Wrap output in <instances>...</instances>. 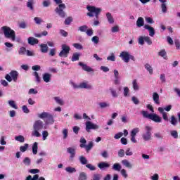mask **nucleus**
Wrapping results in <instances>:
<instances>
[{"label": "nucleus", "mask_w": 180, "mask_h": 180, "mask_svg": "<svg viewBox=\"0 0 180 180\" xmlns=\"http://www.w3.org/2000/svg\"><path fill=\"white\" fill-rule=\"evenodd\" d=\"M65 8H67L65 6V4H59L55 9V12L56 13H57V15H58V16H60V18H65L67 16V13H65V11H64V9H65Z\"/></svg>", "instance_id": "nucleus-8"}, {"label": "nucleus", "mask_w": 180, "mask_h": 180, "mask_svg": "<svg viewBox=\"0 0 180 180\" xmlns=\"http://www.w3.org/2000/svg\"><path fill=\"white\" fill-rule=\"evenodd\" d=\"M145 68L146 70H147V71H148L150 75H153V67L150 64L148 63L145 64Z\"/></svg>", "instance_id": "nucleus-34"}, {"label": "nucleus", "mask_w": 180, "mask_h": 180, "mask_svg": "<svg viewBox=\"0 0 180 180\" xmlns=\"http://www.w3.org/2000/svg\"><path fill=\"white\" fill-rule=\"evenodd\" d=\"M143 27L149 32V36H150V37H154V35L155 34V30H154V27L148 25H145Z\"/></svg>", "instance_id": "nucleus-13"}, {"label": "nucleus", "mask_w": 180, "mask_h": 180, "mask_svg": "<svg viewBox=\"0 0 180 180\" xmlns=\"http://www.w3.org/2000/svg\"><path fill=\"white\" fill-rule=\"evenodd\" d=\"M170 134L173 139H178V131L176 130L171 131Z\"/></svg>", "instance_id": "nucleus-51"}, {"label": "nucleus", "mask_w": 180, "mask_h": 180, "mask_svg": "<svg viewBox=\"0 0 180 180\" xmlns=\"http://www.w3.org/2000/svg\"><path fill=\"white\" fill-rule=\"evenodd\" d=\"M161 9H162V12L163 13H166L167 9V4L165 3H162L161 4Z\"/></svg>", "instance_id": "nucleus-58"}, {"label": "nucleus", "mask_w": 180, "mask_h": 180, "mask_svg": "<svg viewBox=\"0 0 180 180\" xmlns=\"http://www.w3.org/2000/svg\"><path fill=\"white\" fill-rule=\"evenodd\" d=\"M114 78L115 85H119V84H120V77L119 76V71H117V70H114Z\"/></svg>", "instance_id": "nucleus-16"}, {"label": "nucleus", "mask_w": 180, "mask_h": 180, "mask_svg": "<svg viewBox=\"0 0 180 180\" xmlns=\"http://www.w3.org/2000/svg\"><path fill=\"white\" fill-rule=\"evenodd\" d=\"M91 41L94 43V44H98L99 43V37L98 36H94L91 38Z\"/></svg>", "instance_id": "nucleus-59"}, {"label": "nucleus", "mask_w": 180, "mask_h": 180, "mask_svg": "<svg viewBox=\"0 0 180 180\" xmlns=\"http://www.w3.org/2000/svg\"><path fill=\"white\" fill-rule=\"evenodd\" d=\"M108 61H116V56L114 53H111L109 56L107 57Z\"/></svg>", "instance_id": "nucleus-39"}, {"label": "nucleus", "mask_w": 180, "mask_h": 180, "mask_svg": "<svg viewBox=\"0 0 180 180\" xmlns=\"http://www.w3.org/2000/svg\"><path fill=\"white\" fill-rule=\"evenodd\" d=\"M54 117H53V115L51 114H50L49 116H48L47 118L44 120L46 124H54Z\"/></svg>", "instance_id": "nucleus-19"}, {"label": "nucleus", "mask_w": 180, "mask_h": 180, "mask_svg": "<svg viewBox=\"0 0 180 180\" xmlns=\"http://www.w3.org/2000/svg\"><path fill=\"white\" fill-rule=\"evenodd\" d=\"M85 126H86V131H87V133H90L91 130H96L99 129V126L98 124H94L90 121L86 122Z\"/></svg>", "instance_id": "nucleus-11"}, {"label": "nucleus", "mask_w": 180, "mask_h": 180, "mask_svg": "<svg viewBox=\"0 0 180 180\" xmlns=\"http://www.w3.org/2000/svg\"><path fill=\"white\" fill-rule=\"evenodd\" d=\"M153 130V127L150 126L145 127V133L143 134L142 137L145 141H148L151 140V131Z\"/></svg>", "instance_id": "nucleus-10"}, {"label": "nucleus", "mask_w": 180, "mask_h": 180, "mask_svg": "<svg viewBox=\"0 0 180 180\" xmlns=\"http://www.w3.org/2000/svg\"><path fill=\"white\" fill-rule=\"evenodd\" d=\"M1 32L4 33L5 39H8L11 41H17V43H22V39L20 37L16 38V32L12 30L11 27L3 26L1 27Z\"/></svg>", "instance_id": "nucleus-1"}, {"label": "nucleus", "mask_w": 180, "mask_h": 180, "mask_svg": "<svg viewBox=\"0 0 180 180\" xmlns=\"http://www.w3.org/2000/svg\"><path fill=\"white\" fill-rule=\"evenodd\" d=\"M44 127V123L43 122V121L40 120L35 121L33 124V131L32 132V136H33V137H40L41 134L39 131L43 130Z\"/></svg>", "instance_id": "nucleus-2"}, {"label": "nucleus", "mask_w": 180, "mask_h": 180, "mask_svg": "<svg viewBox=\"0 0 180 180\" xmlns=\"http://www.w3.org/2000/svg\"><path fill=\"white\" fill-rule=\"evenodd\" d=\"M30 158H29L28 157L25 158V159L23 160V163L25 164V165L29 166L30 165Z\"/></svg>", "instance_id": "nucleus-57"}, {"label": "nucleus", "mask_w": 180, "mask_h": 180, "mask_svg": "<svg viewBox=\"0 0 180 180\" xmlns=\"http://www.w3.org/2000/svg\"><path fill=\"white\" fill-rule=\"evenodd\" d=\"M79 143H81L79 147L81 148H85L86 153H89V151H91L94 147V142L90 141L89 142L88 145H86V139H85L84 137H81Z\"/></svg>", "instance_id": "nucleus-5"}, {"label": "nucleus", "mask_w": 180, "mask_h": 180, "mask_svg": "<svg viewBox=\"0 0 180 180\" xmlns=\"http://www.w3.org/2000/svg\"><path fill=\"white\" fill-rule=\"evenodd\" d=\"M18 26L20 29H26V27H27V24L26 23V22L22 21L19 23Z\"/></svg>", "instance_id": "nucleus-55"}, {"label": "nucleus", "mask_w": 180, "mask_h": 180, "mask_svg": "<svg viewBox=\"0 0 180 180\" xmlns=\"http://www.w3.org/2000/svg\"><path fill=\"white\" fill-rule=\"evenodd\" d=\"M67 153L70 155V158L72 160V158H75V154H76L75 148H73V147L68 148Z\"/></svg>", "instance_id": "nucleus-17"}, {"label": "nucleus", "mask_w": 180, "mask_h": 180, "mask_svg": "<svg viewBox=\"0 0 180 180\" xmlns=\"http://www.w3.org/2000/svg\"><path fill=\"white\" fill-rule=\"evenodd\" d=\"M32 75H34V77H35L36 82L39 83L40 81H41V79H40V76H39V73L37 72H34L32 73Z\"/></svg>", "instance_id": "nucleus-48"}, {"label": "nucleus", "mask_w": 180, "mask_h": 180, "mask_svg": "<svg viewBox=\"0 0 180 180\" xmlns=\"http://www.w3.org/2000/svg\"><path fill=\"white\" fill-rule=\"evenodd\" d=\"M72 22V17H68L65 20V25H70Z\"/></svg>", "instance_id": "nucleus-63"}, {"label": "nucleus", "mask_w": 180, "mask_h": 180, "mask_svg": "<svg viewBox=\"0 0 180 180\" xmlns=\"http://www.w3.org/2000/svg\"><path fill=\"white\" fill-rule=\"evenodd\" d=\"M81 56V54H79V53H73L72 56V61H78L79 60V56Z\"/></svg>", "instance_id": "nucleus-38"}, {"label": "nucleus", "mask_w": 180, "mask_h": 180, "mask_svg": "<svg viewBox=\"0 0 180 180\" xmlns=\"http://www.w3.org/2000/svg\"><path fill=\"white\" fill-rule=\"evenodd\" d=\"M98 105L101 109L109 108L110 106V103H109V102H101Z\"/></svg>", "instance_id": "nucleus-35"}, {"label": "nucleus", "mask_w": 180, "mask_h": 180, "mask_svg": "<svg viewBox=\"0 0 180 180\" xmlns=\"http://www.w3.org/2000/svg\"><path fill=\"white\" fill-rule=\"evenodd\" d=\"M106 18L110 24L115 23V19H113V16H112V14L110 13H106Z\"/></svg>", "instance_id": "nucleus-31"}, {"label": "nucleus", "mask_w": 180, "mask_h": 180, "mask_svg": "<svg viewBox=\"0 0 180 180\" xmlns=\"http://www.w3.org/2000/svg\"><path fill=\"white\" fill-rule=\"evenodd\" d=\"M87 11H89V13H87V16L89 18H94L95 16L96 19L99 18V13L102 12V9L99 8H96L95 6H88L86 7Z\"/></svg>", "instance_id": "nucleus-3"}, {"label": "nucleus", "mask_w": 180, "mask_h": 180, "mask_svg": "<svg viewBox=\"0 0 180 180\" xmlns=\"http://www.w3.org/2000/svg\"><path fill=\"white\" fill-rule=\"evenodd\" d=\"M49 115L50 113L47 112H43L41 113L38 114L37 116L39 119H46L47 117H49Z\"/></svg>", "instance_id": "nucleus-27"}, {"label": "nucleus", "mask_w": 180, "mask_h": 180, "mask_svg": "<svg viewBox=\"0 0 180 180\" xmlns=\"http://www.w3.org/2000/svg\"><path fill=\"white\" fill-rule=\"evenodd\" d=\"M47 137H49V131H42V140H47Z\"/></svg>", "instance_id": "nucleus-60"}, {"label": "nucleus", "mask_w": 180, "mask_h": 180, "mask_svg": "<svg viewBox=\"0 0 180 180\" xmlns=\"http://www.w3.org/2000/svg\"><path fill=\"white\" fill-rule=\"evenodd\" d=\"M141 114L143 115V117L150 119V120H153V122H155V123H161L162 120L161 117L157 115V114H150L148 112L144 110L141 112Z\"/></svg>", "instance_id": "nucleus-4"}, {"label": "nucleus", "mask_w": 180, "mask_h": 180, "mask_svg": "<svg viewBox=\"0 0 180 180\" xmlns=\"http://www.w3.org/2000/svg\"><path fill=\"white\" fill-rule=\"evenodd\" d=\"M136 26L137 27H142V26H144V18H143V17L138 18L136 20Z\"/></svg>", "instance_id": "nucleus-24"}, {"label": "nucleus", "mask_w": 180, "mask_h": 180, "mask_svg": "<svg viewBox=\"0 0 180 180\" xmlns=\"http://www.w3.org/2000/svg\"><path fill=\"white\" fill-rule=\"evenodd\" d=\"M0 144L1 146H6V142L5 141V136H1L0 138Z\"/></svg>", "instance_id": "nucleus-62"}, {"label": "nucleus", "mask_w": 180, "mask_h": 180, "mask_svg": "<svg viewBox=\"0 0 180 180\" xmlns=\"http://www.w3.org/2000/svg\"><path fill=\"white\" fill-rule=\"evenodd\" d=\"M27 6L30 9V11H33L34 7H33V0H28L27 2Z\"/></svg>", "instance_id": "nucleus-47"}, {"label": "nucleus", "mask_w": 180, "mask_h": 180, "mask_svg": "<svg viewBox=\"0 0 180 180\" xmlns=\"http://www.w3.org/2000/svg\"><path fill=\"white\" fill-rule=\"evenodd\" d=\"M138 41H139V44H141V46H143L144 41H146L147 44H148V46H151V44H153V41H151V38H150V37L148 36L139 37Z\"/></svg>", "instance_id": "nucleus-12"}, {"label": "nucleus", "mask_w": 180, "mask_h": 180, "mask_svg": "<svg viewBox=\"0 0 180 180\" xmlns=\"http://www.w3.org/2000/svg\"><path fill=\"white\" fill-rule=\"evenodd\" d=\"M174 44L176 46V50H180V41L179 39L174 40Z\"/></svg>", "instance_id": "nucleus-64"}, {"label": "nucleus", "mask_w": 180, "mask_h": 180, "mask_svg": "<svg viewBox=\"0 0 180 180\" xmlns=\"http://www.w3.org/2000/svg\"><path fill=\"white\" fill-rule=\"evenodd\" d=\"M15 141H19V143H25V136L22 135L15 136Z\"/></svg>", "instance_id": "nucleus-36"}, {"label": "nucleus", "mask_w": 180, "mask_h": 180, "mask_svg": "<svg viewBox=\"0 0 180 180\" xmlns=\"http://www.w3.org/2000/svg\"><path fill=\"white\" fill-rule=\"evenodd\" d=\"M120 173L122 176H123L124 178V179L129 178V174H127V171L124 169H122L120 170Z\"/></svg>", "instance_id": "nucleus-42"}, {"label": "nucleus", "mask_w": 180, "mask_h": 180, "mask_svg": "<svg viewBox=\"0 0 180 180\" xmlns=\"http://www.w3.org/2000/svg\"><path fill=\"white\" fill-rule=\"evenodd\" d=\"M54 100L58 105H64V101L60 97H54Z\"/></svg>", "instance_id": "nucleus-52"}, {"label": "nucleus", "mask_w": 180, "mask_h": 180, "mask_svg": "<svg viewBox=\"0 0 180 180\" xmlns=\"http://www.w3.org/2000/svg\"><path fill=\"white\" fill-rule=\"evenodd\" d=\"M41 47V53H47L49 51V46L46 44H41L40 45Z\"/></svg>", "instance_id": "nucleus-30"}, {"label": "nucleus", "mask_w": 180, "mask_h": 180, "mask_svg": "<svg viewBox=\"0 0 180 180\" xmlns=\"http://www.w3.org/2000/svg\"><path fill=\"white\" fill-rule=\"evenodd\" d=\"M79 161L82 165H86L88 164V160L84 155L79 157Z\"/></svg>", "instance_id": "nucleus-25"}, {"label": "nucleus", "mask_w": 180, "mask_h": 180, "mask_svg": "<svg viewBox=\"0 0 180 180\" xmlns=\"http://www.w3.org/2000/svg\"><path fill=\"white\" fill-rule=\"evenodd\" d=\"M37 150H39V146L37 142L34 143L32 145V153L34 155H36L37 154Z\"/></svg>", "instance_id": "nucleus-33"}, {"label": "nucleus", "mask_w": 180, "mask_h": 180, "mask_svg": "<svg viewBox=\"0 0 180 180\" xmlns=\"http://www.w3.org/2000/svg\"><path fill=\"white\" fill-rule=\"evenodd\" d=\"M158 56L162 57L165 60H167V58H168V56H167V51H165V49L160 50L158 52Z\"/></svg>", "instance_id": "nucleus-29"}, {"label": "nucleus", "mask_w": 180, "mask_h": 180, "mask_svg": "<svg viewBox=\"0 0 180 180\" xmlns=\"http://www.w3.org/2000/svg\"><path fill=\"white\" fill-rule=\"evenodd\" d=\"M78 30L79 32H86V30H88V26H86V25L80 26L78 27Z\"/></svg>", "instance_id": "nucleus-54"}, {"label": "nucleus", "mask_w": 180, "mask_h": 180, "mask_svg": "<svg viewBox=\"0 0 180 180\" xmlns=\"http://www.w3.org/2000/svg\"><path fill=\"white\" fill-rule=\"evenodd\" d=\"M86 167L90 169V171H96V167L92 165V164L86 165Z\"/></svg>", "instance_id": "nucleus-56"}, {"label": "nucleus", "mask_w": 180, "mask_h": 180, "mask_svg": "<svg viewBox=\"0 0 180 180\" xmlns=\"http://www.w3.org/2000/svg\"><path fill=\"white\" fill-rule=\"evenodd\" d=\"M98 167L101 171H103V169H106L110 167V165L106 162H101L98 163Z\"/></svg>", "instance_id": "nucleus-18"}, {"label": "nucleus", "mask_w": 180, "mask_h": 180, "mask_svg": "<svg viewBox=\"0 0 180 180\" xmlns=\"http://www.w3.org/2000/svg\"><path fill=\"white\" fill-rule=\"evenodd\" d=\"M73 47H75V49H77V50H82V49H84V46H82V45L79 43L73 44Z\"/></svg>", "instance_id": "nucleus-53"}, {"label": "nucleus", "mask_w": 180, "mask_h": 180, "mask_svg": "<svg viewBox=\"0 0 180 180\" xmlns=\"http://www.w3.org/2000/svg\"><path fill=\"white\" fill-rule=\"evenodd\" d=\"M42 79L44 82L49 83L50 82V81H51V75H50L49 73H44L42 75Z\"/></svg>", "instance_id": "nucleus-22"}, {"label": "nucleus", "mask_w": 180, "mask_h": 180, "mask_svg": "<svg viewBox=\"0 0 180 180\" xmlns=\"http://www.w3.org/2000/svg\"><path fill=\"white\" fill-rule=\"evenodd\" d=\"M63 134V140H65L67 137H68V129H64L62 131Z\"/></svg>", "instance_id": "nucleus-61"}, {"label": "nucleus", "mask_w": 180, "mask_h": 180, "mask_svg": "<svg viewBox=\"0 0 180 180\" xmlns=\"http://www.w3.org/2000/svg\"><path fill=\"white\" fill-rule=\"evenodd\" d=\"M153 99L156 105H160V95L156 92L153 93Z\"/></svg>", "instance_id": "nucleus-26"}, {"label": "nucleus", "mask_w": 180, "mask_h": 180, "mask_svg": "<svg viewBox=\"0 0 180 180\" xmlns=\"http://www.w3.org/2000/svg\"><path fill=\"white\" fill-rule=\"evenodd\" d=\"M170 123L171 124H172V126H176V124H178V120H176V118L175 117V116L172 115L171 117Z\"/></svg>", "instance_id": "nucleus-44"}, {"label": "nucleus", "mask_w": 180, "mask_h": 180, "mask_svg": "<svg viewBox=\"0 0 180 180\" xmlns=\"http://www.w3.org/2000/svg\"><path fill=\"white\" fill-rule=\"evenodd\" d=\"M139 131H140L139 128H134L131 131L130 136H136L137 133H139Z\"/></svg>", "instance_id": "nucleus-45"}, {"label": "nucleus", "mask_w": 180, "mask_h": 180, "mask_svg": "<svg viewBox=\"0 0 180 180\" xmlns=\"http://www.w3.org/2000/svg\"><path fill=\"white\" fill-rule=\"evenodd\" d=\"M61 51L59 53V57H63L64 58H67L68 57V54H70V51H71V48L70 46L63 44L61 45Z\"/></svg>", "instance_id": "nucleus-7"}, {"label": "nucleus", "mask_w": 180, "mask_h": 180, "mask_svg": "<svg viewBox=\"0 0 180 180\" xmlns=\"http://www.w3.org/2000/svg\"><path fill=\"white\" fill-rule=\"evenodd\" d=\"M79 65L82 68L84 71H86V72H94L92 68L87 66L86 64H84L82 62H79Z\"/></svg>", "instance_id": "nucleus-15"}, {"label": "nucleus", "mask_w": 180, "mask_h": 180, "mask_svg": "<svg viewBox=\"0 0 180 180\" xmlns=\"http://www.w3.org/2000/svg\"><path fill=\"white\" fill-rule=\"evenodd\" d=\"M18 75H19V73H18V71L12 70L10 72L9 74L6 75L5 79L8 82H12V79L13 81H14V82H16V81H18Z\"/></svg>", "instance_id": "nucleus-9"}, {"label": "nucleus", "mask_w": 180, "mask_h": 180, "mask_svg": "<svg viewBox=\"0 0 180 180\" xmlns=\"http://www.w3.org/2000/svg\"><path fill=\"white\" fill-rule=\"evenodd\" d=\"M79 89H92V86L88 82H83L79 84Z\"/></svg>", "instance_id": "nucleus-14"}, {"label": "nucleus", "mask_w": 180, "mask_h": 180, "mask_svg": "<svg viewBox=\"0 0 180 180\" xmlns=\"http://www.w3.org/2000/svg\"><path fill=\"white\" fill-rule=\"evenodd\" d=\"M101 179H102V174H93L91 180H101Z\"/></svg>", "instance_id": "nucleus-43"}, {"label": "nucleus", "mask_w": 180, "mask_h": 180, "mask_svg": "<svg viewBox=\"0 0 180 180\" xmlns=\"http://www.w3.org/2000/svg\"><path fill=\"white\" fill-rule=\"evenodd\" d=\"M26 48L22 46L20 48L18 51V54H20V56H25V54H26Z\"/></svg>", "instance_id": "nucleus-46"}, {"label": "nucleus", "mask_w": 180, "mask_h": 180, "mask_svg": "<svg viewBox=\"0 0 180 180\" xmlns=\"http://www.w3.org/2000/svg\"><path fill=\"white\" fill-rule=\"evenodd\" d=\"M37 179H39V174L34 175L33 178H32V176L29 175L25 179V180H37Z\"/></svg>", "instance_id": "nucleus-50"}, {"label": "nucleus", "mask_w": 180, "mask_h": 180, "mask_svg": "<svg viewBox=\"0 0 180 180\" xmlns=\"http://www.w3.org/2000/svg\"><path fill=\"white\" fill-rule=\"evenodd\" d=\"M112 169H113V171L117 172L122 171V165L119 163H115L112 165Z\"/></svg>", "instance_id": "nucleus-28"}, {"label": "nucleus", "mask_w": 180, "mask_h": 180, "mask_svg": "<svg viewBox=\"0 0 180 180\" xmlns=\"http://www.w3.org/2000/svg\"><path fill=\"white\" fill-rule=\"evenodd\" d=\"M121 164L126 168H129V169H131L133 168V165L129 162V160L124 159L121 161Z\"/></svg>", "instance_id": "nucleus-21"}, {"label": "nucleus", "mask_w": 180, "mask_h": 180, "mask_svg": "<svg viewBox=\"0 0 180 180\" xmlns=\"http://www.w3.org/2000/svg\"><path fill=\"white\" fill-rule=\"evenodd\" d=\"M158 111L160 112V113H161V115H162V117L163 119L167 122L168 121V115L167 114V112L165 111H164V108L159 107L158 108Z\"/></svg>", "instance_id": "nucleus-23"}, {"label": "nucleus", "mask_w": 180, "mask_h": 180, "mask_svg": "<svg viewBox=\"0 0 180 180\" xmlns=\"http://www.w3.org/2000/svg\"><path fill=\"white\" fill-rule=\"evenodd\" d=\"M28 44L30 46H34V44H39V39L33 37H30L28 39Z\"/></svg>", "instance_id": "nucleus-20"}, {"label": "nucleus", "mask_w": 180, "mask_h": 180, "mask_svg": "<svg viewBox=\"0 0 180 180\" xmlns=\"http://www.w3.org/2000/svg\"><path fill=\"white\" fill-rule=\"evenodd\" d=\"M120 57L122 58L124 63H129L130 60H132V61H136V58H134V56L130 54L129 51H124L121 52Z\"/></svg>", "instance_id": "nucleus-6"}, {"label": "nucleus", "mask_w": 180, "mask_h": 180, "mask_svg": "<svg viewBox=\"0 0 180 180\" xmlns=\"http://www.w3.org/2000/svg\"><path fill=\"white\" fill-rule=\"evenodd\" d=\"M66 172H68V174H74V172H77V169L75 167H68L65 168Z\"/></svg>", "instance_id": "nucleus-37"}, {"label": "nucleus", "mask_w": 180, "mask_h": 180, "mask_svg": "<svg viewBox=\"0 0 180 180\" xmlns=\"http://www.w3.org/2000/svg\"><path fill=\"white\" fill-rule=\"evenodd\" d=\"M34 20L36 25H41V23H43V22H44L43 20L39 17H35L34 18Z\"/></svg>", "instance_id": "nucleus-49"}, {"label": "nucleus", "mask_w": 180, "mask_h": 180, "mask_svg": "<svg viewBox=\"0 0 180 180\" xmlns=\"http://www.w3.org/2000/svg\"><path fill=\"white\" fill-rule=\"evenodd\" d=\"M78 179L79 180H86V179H88V176H86V173H85L84 172H81L79 174Z\"/></svg>", "instance_id": "nucleus-32"}, {"label": "nucleus", "mask_w": 180, "mask_h": 180, "mask_svg": "<svg viewBox=\"0 0 180 180\" xmlns=\"http://www.w3.org/2000/svg\"><path fill=\"white\" fill-rule=\"evenodd\" d=\"M8 103L11 108L13 109H18V105H16V103L14 101L10 100L8 101Z\"/></svg>", "instance_id": "nucleus-41"}, {"label": "nucleus", "mask_w": 180, "mask_h": 180, "mask_svg": "<svg viewBox=\"0 0 180 180\" xmlns=\"http://www.w3.org/2000/svg\"><path fill=\"white\" fill-rule=\"evenodd\" d=\"M28 148L29 144L25 143L24 146L20 147V151H21V153H25V151H27Z\"/></svg>", "instance_id": "nucleus-40"}]
</instances>
